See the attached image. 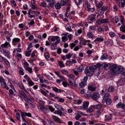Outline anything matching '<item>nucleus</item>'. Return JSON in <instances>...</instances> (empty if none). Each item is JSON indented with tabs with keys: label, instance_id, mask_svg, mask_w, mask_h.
<instances>
[{
	"label": "nucleus",
	"instance_id": "a878e982",
	"mask_svg": "<svg viewBox=\"0 0 125 125\" xmlns=\"http://www.w3.org/2000/svg\"><path fill=\"white\" fill-rule=\"evenodd\" d=\"M49 2V5L52 7H54L55 6V1L54 0H50Z\"/></svg>",
	"mask_w": 125,
	"mask_h": 125
},
{
	"label": "nucleus",
	"instance_id": "a18cd8bd",
	"mask_svg": "<svg viewBox=\"0 0 125 125\" xmlns=\"http://www.w3.org/2000/svg\"><path fill=\"white\" fill-rule=\"evenodd\" d=\"M62 41L65 42V41L67 40L68 38L66 36H62Z\"/></svg>",
	"mask_w": 125,
	"mask_h": 125
},
{
	"label": "nucleus",
	"instance_id": "72a5a7b5",
	"mask_svg": "<svg viewBox=\"0 0 125 125\" xmlns=\"http://www.w3.org/2000/svg\"><path fill=\"white\" fill-rule=\"evenodd\" d=\"M26 69L28 71L29 73H32V68L31 67H30L28 66L26 67Z\"/></svg>",
	"mask_w": 125,
	"mask_h": 125
},
{
	"label": "nucleus",
	"instance_id": "b1692460",
	"mask_svg": "<svg viewBox=\"0 0 125 125\" xmlns=\"http://www.w3.org/2000/svg\"><path fill=\"white\" fill-rule=\"evenodd\" d=\"M38 108L40 111L43 112L45 108V107L41 105H39L38 107Z\"/></svg>",
	"mask_w": 125,
	"mask_h": 125
},
{
	"label": "nucleus",
	"instance_id": "4c0bfd02",
	"mask_svg": "<svg viewBox=\"0 0 125 125\" xmlns=\"http://www.w3.org/2000/svg\"><path fill=\"white\" fill-rule=\"evenodd\" d=\"M103 3L101 1H100V2H99V3H98V4H97V6H96L98 8H100L103 5Z\"/></svg>",
	"mask_w": 125,
	"mask_h": 125
},
{
	"label": "nucleus",
	"instance_id": "e433bc0d",
	"mask_svg": "<svg viewBox=\"0 0 125 125\" xmlns=\"http://www.w3.org/2000/svg\"><path fill=\"white\" fill-rule=\"evenodd\" d=\"M95 15H93L92 16H89V20H90L92 21H94L95 20Z\"/></svg>",
	"mask_w": 125,
	"mask_h": 125
},
{
	"label": "nucleus",
	"instance_id": "9d476101",
	"mask_svg": "<svg viewBox=\"0 0 125 125\" xmlns=\"http://www.w3.org/2000/svg\"><path fill=\"white\" fill-rule=\"evenodd\" d=\"M86 110L87 113H91L94 112L95 110L94 105H91Z\"/></svg>",
	"mask_w": 125,
	"mask_h": 125
},
{
	"label": "nucleus",
	"instance_id": "7ed1b4c3",
	"mask_svg": "<svg viewBox=\"0 0 125 125\" xmlns=\"http://www.w3.org/2000/svg\"><path fill=\"white\" fill-rule=\"evenodd\" d=\"M89 104V103L88 102L86 101H84L83 102L82 105L80 106L79 109L83 110H86Z\"/></svg>",
	"mask_w": 125,
	"mask_h": 125
},
{
	"label": "nucleus",
	"instance_id": "9b49d317",
	"mask_svg": "<svg viewBox=\"0 0 125 125\" xmlns=\"http://www.w3.org/2000/svg\"><path fill=\"white\" fill-rule=\"evenodd\" d=\"M110 95L109 93L106 94L103 96V99L102 101V103L103 104H104V103L105 102V101L107 100V99L110 98Z\"/></svg>",
	"mask_w": 125,
	"mask_h": 125
},
{
	"label": "nucleus",
	"instance_id": "dca6fc26",
	"mask_svg": "<svg viewBox=\"0 0 125 125\" xmlns=\"http://www.w3.org/2000/svg\"><path fill=\"white\" fill-rule=\"evenodd\" d=\"M56 107V108L59 110H61L62 111H64V109L61 106L57 104H55L54 105Z\"/></svg>",
	"mask_w": 125,
	"mask_h": 125
},
{
	"label": "nucleus",
	"instance_id": "6ab92c4d",
	"mask_svg": "<svg viewBox=\"0 0 125 125\" xmlns=\"http://www.w3.org/2000/svg\"><path fill=\"white\" fill-rule=\"evenodd\" d=\"M104 40V38L101 36L100 37L97 38L94 41V42H99L103 41Z\"/></svg>",
	"mask_w": 125,
	"mask_h": 125
},
{
	"label": "nucleus",
	"instance_id": "774afa93",
	"mask_svg": "<svg viewBox=\"0 0 125 125\" xmlns=\"http://www.w3.org/2000/svg\"><path fill=\"white\" fill-rule=\"evenodd\" d=\"M76 45V44L73 43H71L70 45L71 48L72 49Z\"/></svg>",
	"mask_w": 125,
	"mask_h": 125
},
{
	"label": "nucleus",
	"instance_id": "2eb2a0df",
	"mask_svg": "<svg viewBox=\"0 0 125 125\" xmlns=\"http://www.w3.org/2000/svg\"><path fill=\"white\" fill-rule=\"evenodd\" d=\"M52 118L54 120V121L56 122L60 123L61 122L59 118L55 116H52Z\"/></svg>",
	"mask_w": 125,
	"mask_h": 125
},
{
	"label": "nucleus",
	"instance_id": "423d86ee",
	"mask_svg": "<svg viewBox=\"0 0 125 125\" xmlns=\"http://www.w3.org/2000/svg\"><path fill=\"white\" fill-rule=\"evenodd\" d=\"M91 97L93 100H96L98 99L99 97V95L98 93L95 92L92 94L91 95Z\"/></svg>",
	"mask_w": 125,
	"mask_h": 125
},
{
	"label": "nucleus",
	"instance_id": "393cba45",
	"mask_svg": "<svg viewBox=\"0 0 125 125\" xmlns=\"http://www.w3.org/2000/svg\"><path fill=\"white\" fill-rule=\"evenodd\" d=\"M19 93L24 97V98H26L27 96L25 94L22 90H20L19 92Z\"/></svg>",
	"mask_w": 125,
	"mask_h": 125
},
{
	"label": "nucleus",
	"instance_id": "a211bd4d",
	"mask_svg": "<svg viewBox=\"0 0 125 125\" xmlns=\"http://www.w3.org/2000/svg\"><path fill=\"white\" fill-rule=\"evenodd\" d=\"M21 117L23 119V120L24 122H26V121L24 118V117L26 116V113H25V112H22L21 111Z\"/></svg>",
	"mask_w": 125,
	"mask_h": 125
},
{
	"label": "nucleus",
	"instance_id": "473e14b6",
	"mask_svg": "<svg viewBox=\"0 0 125 125\" xmlns=\"http://www.w3.org/2000/svg\"><path fill=\"white\" fill-rule=\"evenodd\" d=\"M108 93H107V89H105L104 90H102V92L101 93V94L102 95L104 96L106 94Z\"/></svg>",
	"mask_w": 125,
	"mask_h": 125
},
{
	"label": "nucleus",
	"instance_id": "f257e3e1",
	"mask_svg": "<svg viewBox=\"0 0 125 125\" xmlns=\"http://www.w3.org/2000/svg\"><path fill=\"white\" fill-rule=\"evenodd\" d=\"M123 70V67L121 66H117V65H113L111 68L110 72L112 74L116 75L120 73Z\"/></svg>",
	"mask_w": 125,
	"mask_h": 125
},
{
	"label": "nucleus",
	"instance_id": "49530a36",
	"mask_svg": "<svg viewBox=\"0 0 125 125\" xmlns=\"http://www.w3.org/2000/svg\"><path fill=\"white\" fill-rule=\"evenodd\" d=\"M109 34L110 36L112 37H114L115 36V33L113 32H111L109 33Z\"/></svg>",
	"mask_w": 125,
	"mask_h": 125
},
{
	"label": "nucleus",
	"instance_id": "0e129e2a",
	"mask_svg": "<svg viewBox=\"0 0 125 125\" xmlns=\"http://www.w3.org/2000/svg\"><path fill=\"white\" fill-rule=\"evenodd\" d=\"M95 10V8H91L89 9H87V10L88 11L91 12H93Z\"/></svg>",
	"mask_w": 125,
	"mask_h": 125
},
{
	"label": "nucleus",
	"instance_id": "c85d7f7f",
	"mask_svg": "<svg viewBox=\"0 0 125 125\" xmlns=\"http://www.w3.org/2000/svg\"><path fill=\"white\" fill-rule=\"evenodd\" d=\"M67 3L66 0H61L60 3L62 6H65Z\"/></svg>",
	"mask_w": 125,
	"mask_h": 125
},
{
	"label": "nucleus",
	"instance_id": "4468645a",
	"mask_svg": "<svg viewBox=\"0 0 125 125\" xmlns=\"http://www.w3.org/2000/svg\"><path fill=\"white\" fill-rule=\"evenodd\" d=\"M107 9V8L106 6H103L99 10V11L101 14H103L104 13V11L106 10Z\"/></svg>",
	"mask_w": 125,
	"mask_h": 125
},
{
	"label": "nucleus",
	"instance_id": "f03ea898",
	"mask_svg": "<svg viewBox=\"0 0 125 125\" xmlns=\"http://www.w3.org/2000/svg\"><path fill=\"white\" fill-rule=\"evenodd\" d=\"M97 68L96 65H94L90 67H87L85 68L84 72L87 76H91L93 75L94 71Z\"/></svg>",
	"mask_w": 125,
	"mask_h": 125
},
{
	"label": "nucleus",
	"instance_id": "8fccbe9b",
	"mask_svg": "<svg viewBox=\"0 0 125 125\" xmlns=\"http://www.w3.org/2000/svg\"><path fill=\"white\" fill-rule=\"evenodd\" d=\"M4 61L8 66H10V63L8 61L5 59Z\"/></svg>",
	"mask_w": 125,
	"mask_h": 125
},
{
	"label": "nucleus",
	"instance_id": "37998d69",
	"mask_svg": "<svg viewBox=\"0 0 125 125\" xmlns=\"http://www.w3.org/2000/svg\"><path fill=\"white\" fill-rule=\"evenodd\" d=\"M15 117L16 119H17L18 120H20V114L18 113H16V115Z\"/></svg>",
	"mask_w": 125,
	"mask_h": 125
},
{
	"label": "nucleus",
	"instance_id": "2f4dec72",
	"mask_svg": "<svg viewBox=\"0 0 125 125\" xmlns=\"http://www.w3.org/2000/svg\"><path fill=\"white\" fill-rule=\"evenodd\" d=\"M79 85L81 88H83L84 86L86 85V84L83 82H82L80 83Z\"/></svg>",
	"mask_w": 125,
	"mask_h": 125
},
{
	"label": "nucleus",
	"instance_id": "680f3d73",
	"mask_svg": "<svg viewBox=\"0 0 125 125\" xmlns=\"http://www.w3.org/2000/svg\"><path fill=\"white\" fill-rule=\"evenodd\" d=\"M73 73L76 75H78L79 74L78 72L76 70H73Z\"/></svg>",
	"mask_w": 125,
	"mask_h": 125
},
{
	"label": "nucleus",
	"instance_id": "69168bd1",
	"mask_svg": "<svg viewBox=\"0 0 125 125\" xmlns=\"http://www.w3.org/2000/svg\"><path fill=\"white\" fill-rule=\"evenodd\" d=\"M85 5H87V9H89V8H91L90 3L88 2H86L85 3Z\"/></svg>",
	"mask_w": 125,
	"mask_h": 125
},
{
	"label": "nucleus",
	"instance_id": "412c9836",
	"mask_svg": "<svg viewBox=\"0 0 125 125\" xmlns=\"http://www.w3.org/2000/svg\"><path fill=\"white\" fill-rule=\"evenodd\" d=\"M94 107L95 110L96 109H98V110H100L101 109H102L103 108L102 106L100 104H97L96 105H94Z\"/></svg>",
	"mask_w": 125,
	"mask_h": 125
},
{
	"label": "nucleus",
	"instance_id": "603ef678",
	"mask_svg": "<svg viewBox=\"0 0 125 125\" xmlns=\"http://www.w3.org/2000/svg\"><path fill=\"white\" fill-rule=\"evenodd\" d=\"M73 55V53L72 54H71L70 53H69L68 54H66V58L68 59H69Z\"/></svg>",
	"mask_w": 125,
	"mask_h": 125
},
{
	"label": "nucleus",
	"instance_id": "1a4fd4ad",
	"mask_svg": "<svg viewBox=\"0 0 125 125\" xmlns=\"http://www.w3.org/2000/svg\"><path fill=\"white\" fill-rule=\"evenodd\" d=\"M98 24H101L102 23H108V19H99L97 21Z\"/></svg>",
	"mask_w": 125,
	"mask_h": 125
},
{
	"label": "nucleus",
	"instance_id": "0eeeda50",
	"mask_svg": "<svg viewBox=\"0 0 125 125\" xmlns=\"http://www.w3.org/2000/svg\"><path fill=\"white\" fill-rule=\"evenodd\" d=\"M49 39H51V40L52 42H54L55 41V39L57 40L56 41H59V42H60V37L59 36H50L48 38V40H49Z\"/></svg>",
	"mask_w": 125,
	"mask_h": 125
},
{
	"label": "nucleus",
	"instance_id": "6e6552de",
	"mask_svg": "<svg viewBox=\"0 0 125 125\" xmlns=\"http://www.w3.org/2000/svg\"><path fill=\"white\" fill-rule=\"evenodd\" d=\"M117 2L119 3V6L122 8L125 6V0H116Z\"/></svg>",
	"mask_w": 125,
	"mask_h": 125
},
{
	"label": "nucleus",
	"instance_id": "de8ad7c7",
	"mask_svg": "<svg viewBox=\"0 0 125 125\" xmlns=\"http://www.w3.org/2000/svg\"><path fill=\"white\" fill-rule=\"evenodd\" d=\"M26 101L29 105L33 102L29 98H27L26 99Z\"/></svg>",
	"mask_w": 125,
	"mask_h": 125
},
{
	"label": "nucleus",
	"instance_id": "864d4df0",
	"mask_svg": "<svg viewBox=\"0 0 125 125\" xmlns=\"http://www.w3.org/2000/svg\"><path fill=\"white\" fill-rule=\"evenodd\" d=\"M106 59V57L104 54H103L101 56L100 58V59L102 60Z\"/></svg>",
	"mask_w": 125,
	"mask_h": 125
},
{
	"label": "nucleus",
	"instance_id": "c03bdc74",
	"mask_svg": "<svg viewBox=\"0 0 125 125\" xmlns=\"http://www.w3.org/2000/svg\"><path fill=\"white\" fill-rule=\"evenodd\" d=\"M20 40L18 38H14L13 40V42H19Z\"/></svg>",
	"mask_w": 125,
	"mask_h": 125
},
{
	"label": "nucleus",
	"instance_id": "e2e57ef3",
	"mask_svg": "<svg viewBox=\"0 0 125 125\" xmlns=\"http://www.w3.org/2000/svg\"><path fill=\"white\" fill-rule=\"evenodd\" d=\"M57 52L58 54H60L62 52L61 49L60 48H58L57 49Z\"/></svg>",
	"mask_w": 125,
	"mask_h": 125
},
{
	"label": "nucleus",
	"instance_id": "7c9ffc66",
	"mask_svg": "<svg viewBox=\"0 0 125 125\" xmlns=\"http://www.w3.org/2000/svg\"><path fill=\"white\" fill-rule=\"evenodd\" d=\"M58 63L60 67H65V65L63 63V62L62 61H59Z\"/></svg>",
	"mask_w": 125,
	"mask_h": 125
},
{
	"label": "nucleus",
	"instance_id": "cd10ccee",
	"mask_svg": "<svg viewBox=\"0 0 125 125\" xmlns=\"http://www.w3.org/2000/svg\"><path fill=\"white\" fill-rule=\"evenodd\" d=\"M61 110H57L55 111L54 113L55 114H57L59 115L60 116H61L62 115V113L61 111Z\"/></svg>",
	"mask_w": 125,
	"mask_h": 125
},
{
	"label": "nucleus",
	"instance_id": "f704fd0d",
	"mask_svg": "<svg viewBox=\"0 0 125 125\" xmlns=\"http://www.w3.org/2000/svg\"><path fill=\"white\" fill-rule=\"evenodd\" d=\"M19 86L20 88L21 89H23L25 90L24 89L23 85L22 83H19Z\"/></svg>",
	"mask_w": 125,
	"mask_h": 125
},
{
	"label": "nucleus",
	"instance_id": "13d9d810",
	"mask_svg": "<svg viewBox=\"0 0 125 125\" xmlns=\"http://www.w3.org/2000/svg\"><path fill=\"white\" fill-rule=\"evenodd\" d=\"M61 72L63 74H68V72L66 70L63 69L62 71Z\"/></svg>",
	"mask_w": 125,
	"mask_h": 125
},
{
	"label": "nucleus",
	"instance_id": "aec40b11",
	"mask_svg": "<svg viewBox=\"0 0 125 125\" xmlns=\"http://www.w3.org/2000/svg\"><path fill=\"white\" fill-rule=\"evenodd\" d=\"M105 102L104 103V104H106L108 105H110L112 103V101L110 98L105 100Z\"/></svg>",
	"mask_w": 125,
	"mask_h": 125
},
{
	"label": "nucleus",
	"instance_id": "39448f33",
	"mask_svg": "<svg viewBox=\"0 0 125 125\" xmlns=\"http://www.w3.org/2000/svg\"><path fill=\"white\" fill-rule=\"evenodd\" d=\"M97 68L98 70L100 69H104L105 70H107V68L108 67V65L105 63L102 64H100L98 63L96 64Z\"/></svg>",
	"mask_w": 125,
	"mask_h": 125
},
{
	"label": "nucleus",
	"instance_id": "bf43d9fd",
	"mask_svg": "<svg viewBox=\"0 0 125 125\" xmlns=\"http://www.w3.org/2000/svg\"><path fill=\"white\" fill-rule=\"evenodd\" d=\"M120 31L125 33V27L122 26L120 27Z\"/></svg>",
	"mask_w": 125,
	"mask_h": 125
},
{
	"label": "nucleus",
	"instance_id": "4be33fe9",
	"mask_svg": "<svg viewBox=\"0 0 125 125\" xmlns=\"http://www.w3.org/2000/svg\"><path fill=\"white\" fill-rule=\"evenodd\" d=\"M52 88L53 90L55 92H57V93H61L62 92V90L61 89H58L56 87H52Z\"/></svg>",
	"mask_w": 125,
	"mask_h": 125
},
{
	"label": "nucleus",
	"instance_id": "4d7b16f0",
	"mask_svg": "<svg viewBox=\"0 0 125 125\" xmlns=\"http://www.w3.org/2000/svg\"><path fill=\"white\" fill-rule=\"evenodd\" d=\"M59 43V41H56L54 43L52 44L51 45V46H54V45L56 46Z\"/></svg>",
	"mask_w": 125,
	"mask_h": 125
},
{
	"label": "nucleus",
	"instance_id": "5701e85b",
	"mask_svg": "<svg viewBox=\"0 0 125 125\" xmlns=\"http://www.w3.org/2000/svg\"><path fill=\"white\" fill-rule=\"evenodd\" d=\"M103 111L102 109H101V110H97L95 113V115L96 116V117L99 116L102 113Z\"/></svg>",
	"mask_w": 125,
	"mask_h": 125
},
{
	"label": "nucleus",
	"instance_id": "f3484780",
	"mask_svg": "<svg viewBox=\"0 0 125 125\" xmlns=\"http://www.w3.org/2000/svg\"><path fill=\"white\" fill-rule=\"evenodd\" d=\"M125 83V80L124 79H121L117 83V84L119 85H123Z\"/></svg>",
	"mask_w": 125,
	"mask_h": 125
},
{
	"label": "nucleus",
	"instance_id": "052dcab7",
	"mask_svg": "<svg viewBox=\"0 0 125 125\" xmlns=\"http://www.w3.org/2000/svg\"><path fill=\"white\" fill-rule=\"evenodd\" d=\"M90 29L91 30L90 31H94L95 30L96 28V27L95 26H91L90 27Z\"/></svg>",
	"mask_w": 125,
	"mask_h": 125
},
{
	"label": "nucleus",
	"instance_id": "c756f323",
	"mask_svg": "<svg viewBox=\"0 0 125 125\" xmlns=\"http://www.w3.org/2000/svg\"><path fill=\"white\" fill-rule=\"evenodd\" d=\"M62 6L61 4L59 2H57L55 5V8L57 9H59L61 8Z\"/></svg>",
	"mask_w": 125,
	"mask_h": 125
},
{
	"label": "nucleus",
	"instance_id": "f8f14e48",
	"mask_svg": "<svg viewBox=\"0 0 125 125\" xmlns=\"http://www.w3.org/2000/svg\"><path fill=\"white\" fill-rule=\"evenodd\" d=\"M1 46L2 48H7L11 47L9 42H6L2 44Z\"/></svg>",
	"mask_w": 125,
	"mask_h": 125
},
{
	"label": "nucleus",
	"instance_id": "c9c22d12",
	"mask_svg": "<svg viewBox=\"0 0 125 125\" xmlns=\"http://www.w3.org/2000/svg\"><path fill=\"white\" fill-rule=\"evenodd\" d=\"M1 83V85L2 87L4 88H6V84L5 81Z\"/></svg>",
	"mask_w": 125,
	"mask_h": 125
},
{
	"label": "nucleus",
	"instance_id": "09e8293b",
	"mask_svg": "<svg viewBox=\"0 0 125 125\" xmlns=\"http://www.w3.org/2000/svg\"><path fill=\"white\" fill-rule=\"evenodd\" d=\"M46 5L47 4L45 2H42L40 5V6L44 7H45Z\"/></svg>",
	"mask_w": 125,
	"mask_h": 125
},
{
	"label": "nucleus",
	"instance_id": "6e6d98bb",
	"mask_svg": "<svg viewBox=\"0 0 125 125\" xmlns=\"http://www.w3.org/2000/svg\"><path fill=\"white\" fill-rule=\"evenodd\" d=\"M114 91V88L112 87H110L108 88V91L109 92H112Z\"/></svg>",
	"mask_w": 125,
	"mask_h": 125
},
{
	"label": "nucleus",
	"instance_id": "a19ab883",
	"mask_svg": "<svg viewBox=\"0 0 125 125\" xmlns=\"http://www.w3.org/2000/svg\"><path fill=\"white\" fill-rule=\"evenodd\" d=\"M27 81L28 82L29 85L30 86L34 85V84L32 81L30 79L28 80Z\"/></svg>",
	"mask_w": 125,
	"mask_h": 125
},
{
	"label": "nucleus",
	"instance_id": "20e7f679",
	"mask_svg": "<svg viewBox=\"0 0 125 125\" xmlns=\"http://www.w3.org/2000/svg\"><path fill=\"white\" fill-rule=\"evenodd\" d=\"M0 51L4 55L7 57L8 58H10V52L8 50H5L3 48L0 47Z\"/></svg>",
	"mask_w": 125,
	"mask_h": 125
},
{
	"label": "nucleus",
	"instance_id": "ea45409f",
	"mask_svg": "<svg viewBox=\"0 0 125 125\" xmlns=\"http://www.w3.org/2000/svg\"><path fill=\"white\" fill-rule=\"evenodd\" d=\"M77 70H78L79 72H82L84 69V68L83 66H80L79 67L77 68Z\"/></svg>",
	"mask_w": 125,
	"mask_h": 125
},
{
	"label": "nucleus",
	"instance_id": "3c124183",
	"mask_svg": "<svg viewBox=\"0 0 125 125\" xmlns=\"http://www.w3.org/2000/svg\"><path fill=\"white\" fill-rule=\"evenodd\" d=\"M31 52L30 51H26L25 52L26 56L28 57L30 55Z\"/></svg>",
	"mask_w": 125,
	"mask_h": 125
},
{
	"label": "nucleus",
	"instance_id": "79ce46f5",
	"mask_svg": "<svg viewBox=\"0 0 125 125\" xmlns=\"http://www.w3.org/2000/svg\"><path fill=\"white\" fill-rule=\"evenodd\" d=\"M44 55L45 58L47 60H48V58H49V55L48 52H46L44 53Z\"/></svg>",
	"mask_w": 125,
	"mask_h": 125
},
{
	"label": "nucleus",
	"instance_id": "338daca9",
	"mask_svg": "<svg viewBox=\"0 0 125 125\" xmlns=\"http://www.w3.org/2000/svg\"><path fill=\"white\" fill-rule=\"evenodd\" d=\"M33 13L35 14L36 16H38L40 14V12L39 11H33Z\"/></svg>",
	"mask_w": 125,
	"mask_h": 125
},
{
	"label": "nucleus",
	"instance_id": "bb28decb",
	"mask_svg": "<svg viewBox=\"0 0 125 125\" xmlns=\"http://www.w3.org/2000/svg\"><path fill=\"white\" fill-rule=\"evenodd\" d=\"M125 104H122V103L119 102L116 105V107L117 108H121L123 107L124 108V107H125Z\"/></svg>",
	"mask_w": 125,
	"mask_h": 125
},
{
	"label": "nucleus",
	"instance_id": "5fc2aeb1",
	"mask_svg": "<svg viewBox=\"0 0 125 125\" xmlns=\"http://www.w3.org/2000/svg\"><path fill=\"white\" fill-rule=\"evenodd\" d=\"M48 108L52 112H53L55 110L51 106H49Z\"/></svg>",
	"mask_w": 125,
	"mask_h": 125
},
{
	"label": "nucleus",
	"instance_id": "ddd939ff",
	"mask_svg": "<svg viewBox=\"0 0 125 125\" xmlns=\"http://www.w3.org/2000/svg\"><path fill=\"white\" fill-rule=\"evenodd\" d=\"M95 86L94 85H90L88 87V90L92 91H95Z\"/></svg>",
	"mask_w": 125,
	"mask_h": 125
},
{
	"label": "nucleus",
	"instance_id": "58836bf2",
	"mask_svg": "<svg viewBox=\"0 0 125 125\" xmlns=\"http://www.w3.org/2000/svg\"><path fill=\"white\" fill-rule=\"evenodd\" d=\"M19 68L20 69L19 71L21 75H23L24 74L23 69L21 67H20Z\"/></svg>",
	"mask_w": 125,
	"mask_h": 125
}]
</instances>
